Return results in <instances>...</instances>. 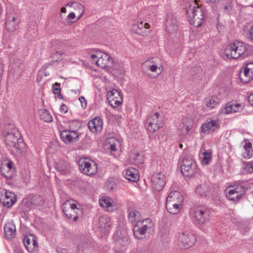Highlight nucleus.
<instances>
[{
    "label": "nucleus",
    "instance_id": "obj_23",
    "mask_svg": "<svg viewBox=\"0 0 253 253\" xmlns=\"http://www.w3.org/2000/svg\"><path fill=\"white\" fill-rule=\"evenodd\" d=\"M63 211L66 216L70 220L76 222L80 216L82 215V209H77V211L72 210H66L65 207L63 208Z\"/></svg>",
    "mask_w": 253,
    "mask_h": 253
},
{
    "label": "nucleus",
    "instance_id": "obj_36",
    "mask_svg": "<svg viewBox=\"0 0 253 253\" xmlns=\"http://www.w3.org/2000/svg\"><path fill=\"white\" fill-rule=\"evenodd\" d=\"M67 6L73 7L74 8H78L79 9V15L77 19H80L82 17L84 12V6L83 4L74 1H70L65 6Z\"/></svg>",
    "mask_w": 253,
    "mask_h": 253
},
{
    "label": "nucleus",
    "instance_id": "obj_4",
    "mask_svg": "<svg viewBox=\"0 0 253 253\" xmlns=\"http://www.w3.org/2000/svg\"><path fill=\"white\" fill-rule=\"evenodd\" d=\"M180 169L183 175L188 178L193 177L198 172L197 163L192 156H186L183 158Z\"/></svg>",
    "mask_w": 253,
    "mask_h": 253
},
{
    "label": "nucleus",
    "instance_id": "obj_56",
    "mask_svg": "<svg viewBox=\"0 0 253 253\" xmlns=\"http://www.w3.org/2000/svg\"><path fill=\"white\" fill-rule=\"evenodd\" d=\"M79 100L81 103L82 107L85 108L87 105V102L84 96H81L79 97Z\"/></svg>",
    "mask_w": 253,
    "mask_h": 253
},
{
    "label": "nucleus",
    "instance_id": "obj_1",
    "mask_svg": "<svg viewBox=\"0 0 253 253\" xmlns=\"http://www.w3.org/2000/svg\"><path fill=\"white\" fill-rule=\"evenodd\" d=\"M2 135L6 145L9 148H14L19 154H22L26 150V145L20 132L14 125L5 124L4 126Z\"/></svg>",
    "mask_w": 253,
    "mask_h": 253
},
{
    "label": "nucleus",
    "instance_id": "obj_47",
    "mask_svg": "<svg viewBox=\"0 0 253 253\" xmlns=\"http://www.w3.org/2000/svg\"><path fill=\"white\" fill-rule=\"evenodd\" d=\"M243 169L248 173H253V161L243 162Z\"/></svg>",
    "mask_w": 253,
    "mask_h": 253
},
{
    "label": "nucleus",
    "instance_id": "obj_35",
    "mask_svg": "<svg viewBox=\"0 0 253 253\" xmlns=\"http://www.w3.org/2000/svg\"><path fill=\"white\" fill-rule=\"evenodd\" d=\"M119 143V141L114 137H110L106 141V147L111 151H116L117 150L116 145Z\"/></svg>",
    "mask_w": 253,
    "mask_h": 253
},
{
    "label": "nucleus",
    "instance_id": "obj_12",
    "mask_svg": "<svg viewBox=\"0 0 253 253\" xmlns=\"http://www.w3.org/2000/svg\"><path fill=\"white\" fill-rule=\"evenodd\" d=\"M211 211L210 208H202L198 209L195 213L196 222L199 225H203L210 220Z\"/></svg>",
    "mask_w": 253,
    "mask_h": 253
},
{
    "label": "nucleus",
    "instance_id": "obj_62",
    "mask_svg": "<svg viewBox=\"0 0 253 253\" xmlns=\"http://www.w3.org/2000/svg\"><path fill=\"white\" fill-rule=\"evenodd\" d=\"M3 72V66L2 63L0 62V81L2 78Z\"/></svg>",
    "mask_w": 253,
    "mask_h": 253
},
{
    "label": "nucleus",
    "instance_id": "obj_26",
    "mask_svg": "<svg viewBox=\"0 0 253 253\" xmlns=\"http://www.w3.org/2000/svg\"><path fill=\"white\" fill-rule=\"evenodd\" d=\"M111 225V219L109 217L102 216L99 218L98 227L101 229L102 232H108L110 230Z\"/></svg>",
    "mask_w": 253,
    "mask_h": 253
},
{
    "label": "nucleus",
    "instance_id": "obj_13",
    "mask_svg": "<svg viewBox=\"0 0 253 253\" xmlns=\"http://www.w3.org/2000/svg\"><path fill=\"white\" fill-rule=\"evenodd\" d=\"M16 195L11 192L3 189L0 196V202L3 206L10 208L16 202Z\"/></svg>",
    "mask_w": 253,
    "mask_h": 253
},
{
    "label": "nucleus",
    "instance_id": "obj_20",
    "mask_svg": "<svg viewBox=\"0 0 253 253\" xmlns=\"http://www.w3.org/2000/svg\"><path fill=\"white\" fill-rule=\"evenodd\" d=\"M26 201L27 206H31L32 208L36 206H40L43 204V199L39 195H30L27 198L24 199Z\"/></svg>",
    "mask_w": 253,
    "mask_h": 253
},
{
    "label": "nucleus",
    "instance_id": "obj_54",
    "mask_svg": "<svg viewBox=\"0 0 253 253\" xmlns=\"http://www.w3.org/2000/svg\"><path fill=\"white\" fill-rule=\"evenodd\" d=\"M159 116V113L158 112H156L153 114L149 115L147 118H151L152 122L156 121V120H158Z\"/></svg>",
    "mask_w": 253,
    "mask_h": 253
},
{
    "label": "nucleus",
    "instance_id": "obj_16",
    "mask_svg": "<svg viewBox=\"0 0 253 253\" xmlns=\"http://www.w3.org/2000/svg\"><path fill=\"white\" fill-rule=\"evenodd\" d=\"M150 28L149 23L141 21L136 24H133L131 27V30L134 33L141 36H146Z\"/></svg>",
    "mask_w": 253,
    "mask_h": 253
},
{
    "label": "nucleus",
    "instance_id": "obj_17",
    "mask_svg": "<svg viewBox=\"0 0 253 253\" xmlns=\"http://www.w3.org/2000/svg\"><path fill=\"white\" fill-rule=\"evenodd\" d=\"M23 242L27 251L30 253H33L35 249L38 247L36 237L33 234L25 236L23 239Z\"/></svg>",
    "mask_w": 253,
    "mask_h": 253
},
{
    "label": "nucleus",
    "instance_id": "obj_59",
    "mask_svg": "<svg viewBox=\"0 0 253 253\" xmlns=\"http://www.w3.org/2000/svg\"><path fill=\"white\" fill-rule=\"evenodd\" d=\"M56 252L57 253H68V251L66 249L62 248L60 247L56 248Z\"/></svg>",
    "mask_w": 253,
    "mask_h": 253
},
{
    "label": "nucleus",
    "instance_id": "obj_53",
    "mask_svg": "<svg viewBox=\"0 0 253 253\" xmlns=\"http://www.w3.org/2000/svg\"><path fill=\"white\" fill-rule=\"evenodd\" d=\"M178 129L180 135H184L187 134V130L185 127V123H183L181 124L179 126Z\"/></svg>",
    "mask_w": 253,
    "mask_h": 253
},
{
    "label": "nucleus",
    "instance_id": "obj_15",
    "mask_svg": "<svg viewBox=\"0 0 253 253\" xmlns=\"http://www.w3.org/2000/svg\"><path fill=\"white\" fill-rule=\"evenodd\" d=\"M0 171L1 175L7 180L11 179L14 173L13 162L9 161L5 164H2L1 166H0Z\"/></svg>",
    "mask_w": 253,
    "mask_h": 253
},
{
    "label": "nucleus",
    "instance_id": "obj_11",
    "mask_svg": "<svg viewBox=\"0 0 253 253\" xmlns=\"http://www.w3.org/2000/svg\"><path fill=\"white\" fill-rule=\"evenodd\" d=\"M113 238L118 248L125 247L128 244V236L124 229H117L114 234Z\"/></svg>",
    "mask_w": 253,
    "mask_h": 253
},
{
    "label": "nucleus",
    "instance_id": "obj_38",
    "mask_svg": "<svg viewBox=\"0 0 253 253\" xmlns=\"http://www.w3.org/2000/svg\"><path fill=\"white\" fill-rule=\"evenodd\" d=\"M226 192V195L227 197L231 201H238L241 198V196H237L236 192L232 188L228 189Z\"/></svg>",
    "mask_w": 253,
    "mask_h": 253
},
{
    "label": "nucleus",
    "instance_id": "obj_51",
    "mask_svg": "<svg viewBox=\"0 0 253 253\" xmlns=\"http://www.w3.org/2000/svg\"><path fill=\"white\" fill-rule=\"evenodd\" d=\"M88 247V244L87 242H82L78 245L77 248L78 251L82 252L83 253L85 252V250Z\"/></svg>",
    "mask_w": 253,
    "mask_h": 253
},
{
    "label": "nucleus",
    "instance_id": "obj_44",
    "mask_svg": "<svg viewBox=\"0 0 253 253\" xmlns=\"http://www.w3.org/2000/svg\"><path fill=\"white\" fill-rule=\"evenodd\" d=\"M108 99H119L120 97H123L122 92L118 89H113L107 93Z\"/></svg>",
    "mask_w": 253,
    "mask_h": 253
},
{
    "label": "nucleus",
    "instance_id": "obj_45",
    "mask_svg": "<svg viewBox=\"0 0 253 253\" xmlns=\"http://www.w3.org/2000/svg\"><path fill=\"white\" fill-rule=\"evenodd\" d=\"M112 199L108 197L102 198L100 201V205L102 207L108 208L113 206V203L111 202Z\"/></svg>",
    "mask_w": 253,
    "mask_h": 253
},
{
    "label": "nucleus",
    "instance_id": "obj_5",
    "mask_svg": "<svg viewBox=\"0 0 253 253\" xmlns=\"http://www.w3.org/2000/svg\"><path fill=\"white\" fill-rule=\"evenodd\" d=\"M78 165L80 171L86 175L92 176L98 171L96 163L87 158H80L78 161Z\"/></svg>",
    "mask_w": 253,
    "mask_h": 253
},
{
    "label": "nucleus",
    "instance_id": "obj_32",
    "mask_svg": "<svg viewBox=\"0 0 253 253\" xmlns=\"http://www.w3.org/2000/svg\"><path fill=\"white\" fill-rule=\"evenodd\" d=\"M239 78L242 82L247 83L253 79V75L252 74L248 69L244 68V72H241L239 74Z\"/></svg>",
    "mask_w": 253,
    "mask_h": 253
},
{
    "label": "nucleus",
    "instance_id": "obj_9",
    "mask_svg": "<svg viewBox=\"0 0 253 253\" xmlns=\"http://www.w3.org/2000/svg\"><path fill=\"white\" fill-rule=\"evenodd\" d=\"M140 223V225L137 223L134 226L133 232L135 238L138 239H142V236L145 235L148 229L151 228L153 224L151 220L148 218L143 219Z\"/></svg>",
    "mask_w": 253,
    "mask_h": 253
},
{
    "label": "nucleus",
    "instance_id": "obj_27",
    "mask_svg": "<svg viewBox=\"0 0 253 253\" xmlns=\"http://www.w3.org/2000/svg\"><path fill=\"white\" fill-rule=\"evenodd\" d=\"M125 178L131 182H136L139 179L137 170L133 168H130L125 170Z\"/></svg>",
    "mask_w": 253,
    "mask_h": 253
},
{
    "label": "nucleus",
    "instance_id": "obj_14",
    "mask_svg": "<svg viewBox=\"0 0 253 253\" xmlns=\"http://www.w3.org/2000/svg\"><path fill=\"white\" fill-rule=\"evenodd\" d=\"M218 127L219 124L217 119L212 120L211 118H208L202 124L201 129V131L205 134H209L211 132L214 131L215 128Z\"/></svg>",
    "mask_w": 253,
    "mask_h": 253
},
{
    "label": "nucleus",
    "instance_id": "obj_41",
    "mask_svg": "<svg viewBox=\"0 0 253 253\" xmlns=\"http://www.w3.org/2000/svg\"><path fill=\"white\" fill-rule=\"evenodd\" d=\"M245 142L244 148L246 150V156H245L244 158L249 159L252 157L253 155L252 144L248 139L245 140Z\"/></svg>",
    "mask_w": 253,
    "mask_h": 253
},
{
    "label": "nucleus",
    "instance_id": "obj_40",
    "mask_svg": "<svg viewBox=\"0 0 253 253\" xmlns=\"http://www.w3.org/2000/svg\"><path fill=\"white\" fill-rule=\"evenodd\" d=\"M200 157L202 159V165H208L211 158V150H206L205 152H202V154H201Z\"/></svg>",
    "mask_w": 253,
    "mask_h": 253
},
{
    "label": "nucleus",
    "instance_id": "obj_37",
    "mask_svg": "<svg viewBox=\"0 0 253 253\" xmlns=\"http://www.w3.org/2000/svg\"><path fill=\"white\" fill-rule=\"evenodd\" d=\"M141 217L140 213L137 211H132L129 212L128 215V220L130 222H133L134 221H137V223H140Z\"/></svg>",
    "mask_w": 253,
    "mask_h": 253
},
{
    "label": "nucleus",
    "instance_id": "obj_24",
    "mask_svg": "<svg viewBox=\"0 0 253 253\" xmlns=\"http://www.w3.org/2000/svg\"><path fill=\"white\" fill-rule=\"evenodd\" d=\"M241 104L237 103L234 101L228 102L224 108L225 113L229 114L241 111L243 110Z\"/></svg>",
    "mask_w": 253,
    "mask_h": 253
},
{
    "label": "nucleus",
    "instance_id": "obj_60",
    "mask_svg": "<svg viewBox=\"0 0 253 253\" xmlns=\"http://www.w3.org/2000/svg\"><path fill=\"white\" fill-rule=\"evenodd\" d=\"M248 100L250 104L253 106V93L249 95L248 98Z\"/></svg>",
    "mask_w": 253,
    "mask_h": 253
},
{
    "label": "nucleus",
    "instance_id": "obj_64",
    "mask_svg": "<svg viewBox=\"0 0 253 253\" xmlns=\"http://www.w3.org/2000/svg\"><path fill=\"white\" fill-rule=\"evenodd\" d=\"M185 129H187V133L191 129V126L189 125H187L186 124H185Z\"/></svg>",
    "mask_w": 253,
    "mask_h": 253
},
{
    "label": "nucleus",
    "instance_id": "obj_43",
    "mask_svg": "<svg viewBox=\"0 0 253 253\" xmlns=\"http://www.w3.org/2000/svg\"><path fill=\"white\" fill-rule=\"evenodd\" d=\"M26 201L25 199L22 201L21 205L18 208V211L21 213L23 214L24 215L26 216L27 213L30 211L32 208L30 205L27 206L25 204Z\"/></svg>",
    "mask_w": 253,
    "mask_h": 253
},
{
    "label": "nucleus",
    "instance_id": "obj_52",
    "mask_svg": "<svg viewBox=\"0 0 253 253\" xmlns=\"http://www.w3.org/2000/svg\"><path fill=\"white\" fill-rule=\"evenodd\" d=\"M232 4L231 0H229V1L227 2L223 6L224 12L227 14L230 13V12L232 9Z\"/></svg>",
    "mask_w": 253,
    "mask_h": 253
},
{
    "label": "nucleus",
    "instance_id": "obj_63",
    "mask_svg": "<svg viewBox=\"0 0 253 253\" xmlns=\"http://www.w3.org/2000/svg\"><path fill=\"white\" fill-rule=\"evenodd\" d=\"M151 71L154 72H156L157 69V66L156 65H152L149 68Z\"/></svg>",
    "mask_w": 253,
    "mask_h": 253
},
{
    "label": "nucleus",
    "instance_id": "obj_18",
    "mask_svg": "<svg viewBox=\"0 0 253 253\" xmlns=\"http://www.w3.org/2000/svg\"><path fill=\"white\" fill-rule=\"evenodd\" d=\"M103 121L100 117H96L90 120L87 124L88 127L92 133L100 132L102 129Z\"/></svg>",
    "mask_w": 253,
    "mask_h": 253
},
{
    "label": "nucleus",
    "instance_id": "obj_19",
    "mask_svg": "<svg viewBox=\"0 0 253 253\" xmlns=\"http://www.w3.org/2000/svg\"><path fill=\"white\" fill-rule=\"evenodd\" d=\"M249 187L243 181H237L235 182L233 185H230L226 188L225 191H227L228 189L232 188L237 193V196H242L245 194L246 190L248 189Z\"/></svg>",
    "mask_w": 253,
    "mask_h": 253
},
{
    "label": "nucleus",
    "instance_id": "obj_22",
    "mask_svg": "<svg viewBox=\"0 0 253 253\" xmlns=\"http://www.w3.org/2000/svg\"><path fill=\"white\" fill-rule=\"evenodd\" d=\"M20 20L17 17H8L5 23V29L9 32L16 31L19 27Z\"/></svg>",
    "mask_w": 253,
    "mask_h": 253
},
{
    "label": "nucleus",
    "instance_id": "obj_39",
    "mask_svg": "<svg viewBox=\"0 0 253 253\" xmlns=\"http://www.w3.org/2000/svg\"><path fill=\"white\" fill-rule=\"evenodd\" d=\"M179 199H182L180 193L176 191H171L168 195L166 202H177Z\"/></svg>",
    "mask_w": 253,
    "mask_h": 253
},
{
    "label": "nucleus",
    "instance_id": "obj_2",
    "mask_svg": "<svg viewBox=\"0 0 253 253\" xmlns=\"http://www.w3.org/2000/svg\"><path fill=\"white\" fill-rule=\"evenodd\" d=\"M186 11L189 17L190 24L195 27L201 26L204 20V12L199 6L197 0L190 1L186 4Z\"/></svg>",
    "mask_w": 253,
    "mask_h": 253
},
{
    "label": "nucleus",
    "instance_id": "obj_7",
    "mask_svg": "<svg viewBox=\"0 0 253 253\" xmlns=\"http://www.w3.org/2000/svg\"><path fill=\"white\" fill-rule=\"evenodd\" d=\"M92 63H95L96 65L102 69H111L113 67L114 61L111 56L108 54L104 53L101 56L92 54L90 55Z\"/></svg>",
    "mask_w": 253,
    "mask_h": 253
},
{
    "label": "nucleus",
    "instance_id": "obj_31",
    "mask_svg": "<svg viewBox=\"0 0 253 253\" xmlns=\"http://www.w3.org/2000/svg\"><path fill=\"white\" fill-rule=\"evenodd\" d=\"M68 126L66 128L78 132V130L82 127V122L79 120H70L68 122Z\"/></svg>",
    "mask_w": 253,
    "mask_h": 253
},
{
    "label": "nucleus",
    "instance_id": "obj_61",
    "mask_svg": "<svg viewBox=\"0 0 253 253\" xmlns=\"http://www.w3.org/2000/svg\"><path fill=\"white\" fill-rule=\"evenodd\" d=\"M76 17V16H75V13L74 12H70L68 16H67V18L68 19H71V20H73Z\"/></svg>",
    "mask_w": 253,
    "mask_h": 253
},
{
    "label": "nucleus",
    "instance_id": "obj_6",
    "mask_svg": "<svg viewBox=\"0 0 253 253\" xmlns=\"http://www.w3.org/2000/svg\"><path fill=\"white\" fill-rule=\"evenodd\" d=\"M61 139L66 144H71L78 141L80 134L78 132L70 130L63 126L58 127Z\"/></svg>",
    "mask_w": 253,
    "mask_h": 253
},
{
    "label": "nucleus",
    "instance_id": "obj_25",
    "mask_svg": "<svg viewBox=\"0 0 253 253\" xmlns=\"http://www.w3.org/2000/svg\"><path fill=\"white\" fill-rule=\"evenodd\" d=\"M16 227L14 223L8 222L5 224L4 227V233L5 238L10 240L12 239L15 235Z\"/></svg>",
    "mask_w": 253,
    "mask_h": 253
},
{
    "label": "nucleus",
    "instance_id": "obj_21",
    "mask_svg": "<svg viewBox=\"0 0 253 253\" xmlns=\"http://www.w3.org/2000/svg\"><path fill=\"white\" fill-rule=\"evenodd\" d=\"M183 199H179L177 202H166V207L168 211L173 214L178 213L181 209Z\"/></svg>",
    "mask_w": 253,
    "mask_h": 253
},
{
    "label": "nucleus",
    "instance_id": "obj_29",
    "mask_svg": "<svg viewBox=\"0 0 253 253\" xmlns=\"http://www.w3.org/2000/svg\"><path fill=\"white\" fill-rule=\"evenodd\" d=\"M146 124H148V130L152 132L159 130L163 126L162 122H160L158 120L152 122L151 118L147 119Z\"/></svg>",
    "mask_w": 253,
    "mask_h": 253
},
{
    "label": "nucleus",
    "instance_id": "obj_28",
    "mask_svg": "<svg viewBox=\"0 0 253 253\" xmlns=\"http://www.w3.org/2000/svg\"><path fill=\"white\" fill-rule=\"evenodd\" d=\"M211 188L206 183H203L198 185L196 188V193L201 197H206L209 194Z\"/></svg>",
    "mask_w": 253,
    "mask_h": 253
},
{
    "label": "nucleus",
    "instance_id": "obj_10",
    "mask_svg": "<svg viewBox=\"0 0 253 253\" xmlns=\"http://www.w3.org/2000/svg\"><path fill=\"white\" fill-rule=\"evenodd\" d=\"M166 178L162 172H155L151 177L152 189L156 191H161L166 184Z\"/></svg>",
    "mask_w": 253,
    "mask_h": 253
},
{
    "label": "nucleus",
    "instance_id": "obj_55",
    "mask_svg": "<svg viewBox=\"0 0 253 253\" xmlns=\"http://www.w3.org/2000/svg\"><path fill=\"white\" fill-rule=\"evenodd\" d=\"M247 70L248 69L249 72L253 75V62H250L248 63L245 67Z\"/></svg>",
    "mask_w": 253,
    "mask_h": 253
},
{
    "label": "nucleus",
    "instance_id": "obj_34",
    "mask_svg": "<svg viewBox=\"0 0 253 253\" xmlns=\"http://www.w3.org/2000/svg\"><path fill=\"white\" fill-rule=\"evenodd\" d=\"M40 119L45 122L52 121V117L48 111L46 109H41L39 111Z\"/></svg>",
    "mask_w": 253,
    "mask_h": 253
},
{
    "label": "nucleus",
    "instance_id": "obj_57",
    "mask_svg": "<svg viewBox=\"0 0 253 253\" xmlns=\"http://www.w3.org/2000/svg\"><path fill=\"white\" fill-rule=\"evenodd\" d=\"M70 208L68 210H72L77 211V209H82L81 208H78L77 205L76 203H70Z\"/></svg>",
    "mask_w": 253,
    "mask_h": 253
},
{
    "label": "nucleus",
    "instance_id": "obj_3",
    "mask_svg": "<svg viewBox=\"0 0 253 253\" xmlns=\"http://www.w3.org/2000/svg\"><path fill=\"white\" fill-rule=\"evenodd\" d=\"M224 53L229 59H245L249 55L246 44L239 41H235L229 44L224 49Z\"/></svg>",
    "mask_w": 253,
    "mask_h": 253
},
{
    "label": "nucleus",
    "instance_id": "obj_58",
    "mask_svg": "<svg viewBox=\"0 0 253 253\" xmlns=\"http://www.w3.org/2000/svg\"><path fill=\"white\" fill-rule=\"evenodd\" d=\"M68 107L67 106L64 104H62L60 107V111L62 113H66L68 112Z\"/></svg>",
    "mask_w": 253,
    "mask_h": 253
},
{
    "label": "nucleus",
    "instance_id": "obj_49",
    "mask_svg": "<svg viewBox=\"0 0 253 253\" xmlns=\"http://www.w3.org/2000/svg\"><path fill=\"white\" fill-rule=\"evenodd\" d=\"M64 53L60 51H56L51 55V58L52 59L53 62H58L61 61L62 59V55Z\"/></svg>",
    "mask_w": 253,
    "mask_h": 253
},
{
    "label": "nucleus",
    "instance_id": "obj_42",
    "mask_svg": "<svg viewBox=\"0 0 253 253\" xmlns=\"http://www.w3.org/2000/svg\"><path fill=\"white\" fill-rule=\"evenodd\" d=\"M52 90L55 95H57L59 99H63L64 97L61 93L60 84L57 82L55 83L52 85Z\"/></svg>",
    "mask_w": 253,
    "mask_h": 253
},
{
    "label": "nucleus",
    "instance_id": "obj_33",
    "mask_svg": "<svg viewBox=\"0 0 253 253\" xmlns=\"http://www.w3.org/2000/svg\"><path fill=\"white\" fill-rule=\"evenodd\" d=\"M219 101L216 96L212 95L209 96L206 100L205 104L207 107L212 109L218 104Z\"/></svg>",
    "mask_w": 253,
    "mask_h": 253
},
{
    "label": "nucleus",
    "instance_id": "obj_46",
    "mask_svg": "<svg viewBox=\"0 0 253 253\" xmlns=\"http://www.w3.org/2000/svg\"><path fill=\"white\" fill-rule=\"evenodd\" d=\"M108 100L110 105L113 108H116L122 104L123 97H120L119 99H108Z\"/></svg>",
    "mask_w": 253,
    "mask_h": 253
},
{
    "label": "nucleus",
    "instance_id": "obj_8",
    "mask_svg": "<svg viewBox=\"0 0 253 253\" xmlns=\"http://www.w3.org/2000/svg\"><path fill=\"white\" fill-rule=\"evenodd\" d=\"M196 242L195 236L188 231L183 232L178 237V245L181 249H187L192 247Z\"/></svg>",
    "mask_w": 253,
    "mask_h": 253
},
{
    "label": "nucleus",
    "instance_id": "obj_48",
    "mask_svg": "<svg viewBox=\"0 0 253 253\" xmlns=\"http://www.w3.org/2000/svg\"><path fill=\"white\" fill-rule=\"evenodd\" d=\"M130 158L133 159V162L137 165L142 164L143 162L142 156L138 153L132 155Z\"/></svg>",
    "mask_w": 253,
    "mask_h": 253
},
{
    "label": "nucleus",
    "instance_id": "obj_30",
    "mask_svg": "<svg viewBox=\"0 0 253 253\" xmlns=\"http://www.w3.org/2000/svg\"><path fill=\"white\" fill-rule=\"evenodd\" d=\"M166 28L169 33H174L177 31L178 26L175 19H171L169 17L165 23Z\"/></svg>",
    "mask_w": 253,
    "mask_h": 253
},
{
    "label": "nucleus",
    "instance_id": "obj_50",
    "mask_svg": "<svg viewBox=\"0 0 253 253\" xmlns=\"http://www.w3.org/2000/svg\"><path fill=\"white\" fill-rule=\"evenodd\" d=\"M55 169L61 172L64 173L66 170V167L63 162L56 163L54 166Z\"/></svg>",
    "mask_w": 253,
    "mask_h": 253
}]
</instances>
